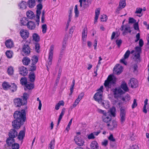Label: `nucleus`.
Listing matches in <instances>:
<instances>
[{"label": "nucleus", "instance_id": "nucleus-1", "mask_svg": "<svg viewBox=\"0 0 149 149\" xmlns=\"http://www.w3.org/2000/svg\"><path fill=\"white\" fill-rule=\"evenodd\" d=\"M144 44L143 41L142 39L139 40V46H136L134 48V50L131 51V54H133V59L137 62H139L141 61L140 54L141 53V47Z\"/></svg>", "mask_w": 149, "mask_h": 149}, {"label": "nucleus", "instance_id": "nucleus-2", "mask_svg": "<svg viewBox=\"0 0 149 149\" xmlns=\"http://www.w3.org/2000/svg\"><path fill=\"white\" fill-rule=\"evenodd\" d=\"M29 95L26 93H24L22 96L23 100L17 98L14 100V103L15 106L17 107H19L22 105H24L27 104V100L28 98Z\"/></svg>", "mask_w": 149, "mask_h": 149}, {"label": "nucleus", "instance_id": "nucleus-3", "mask_svg": "<svg viewBox=\"0 0 149 149\" xmlns=\"http://www.w3.org/2000/svg\"><path fill=\"white\" fill-rule=\"evenodd\" d=\"M116 80V78L114 76L109 75L105 81L104 85L105 87L111 88L115 85Z\"/></svg>", "mask_w": 149, "mask_h": 149}, {"label": "nucleus", "instance_id": "nucleus-4", "mask_svg": "<svg viewBox=\"0 0 149 149\" xmlns=\"http://www.w3.org/2000/svg\"><path fill=\"white\" fill-rule=\"evenodd\" d=\"M13 116L15 120L24 123L25 119V110H22L21 111H16L14 113Z\"/></svg>", "mask_w": 149, "mask_h": 149}, {"label": "nucleus", "instance_id": "nucleus-5", "mask_svg": "<svg viewBox=\"0 0 149 149\" xmlns=\"http://www.w3.org/2000/svg\"><path fill=\"white\" fill-rule=\"evenodd\" d=\"M30 43L26 41L22 46V51L26 55H29L31 49L29 47Z\"/></svg>", "mask_w": 149, "mask_h": 149}, {"label": "nucleus", "instance_id": "nucleus-6", "mask_svg": "<svg viewBox=\"0 0 149 149\" xmlns=\"http://www.w3.org/2000/svg\"><path fill=\"white\" fill-rule=\"evenodd\" d=\"M54 49V46L52 45L50 48L49 56L48 61V64L49 66H50L52 63L53 54V50Z\"/></svg>", "mask_w": 149, "mask_h": 149}, {"label": "nucleus", "instance_id": "nucleus-7", "mask_svg": "<svg viewBox=\"0 0 149 149\" xmlns=\"http://www.w3.org/2000/svg\"><path fill=\"white\" fill-rule=\"evenodd\" d=\"M126 111L125 109L122 107L120 109V121L121 124H123L125 122L126 119Z\"/></svg>", "mask_w": 149, "mask_h": 149}, {"label": "nucleus", "instance_id": "nucleus-8", "mask_svg": "<svg viewBox=\"0 0 149 149\" xmlns=\"http://www.w3.org/2000/svg\"><path fill=\"white\" fill-rule=\"evenodd\" d=\"M128 84L132 88H135L138 86V81L134 78H131L129 81Z\"/></svg>", "mask_w": 149, "mask_h": 149}, {"label": "nucleus", "instance_id": "nucleus-9", "mask_svg": "<svg viewBox=\"0 0 149 149\" xmlns=\"http://www.w3.org/2000/svg\"><path fill=\"white\" fill-rule=\"evenodd\" d=\"M114 97L118 98L121 95L123 94L124 92L120 88H115L113 90Z\"/></svg>", "mask_w": 149, "mask_h": 149}, {"label": "nucleus", "instance_id": "nucleus-10", "mask_svg": "<svg viewBox=\"0 0 149 149\" xmlns=\"http://www.w3.org/2000/svg\"><path fill=\"white\" fill-rule=\"evenodd\" d=\"M74 140L76 144L78 146H83L84 143V140L82 139L81 137L77 136L74 138Z\"/></svg>", "mask_w": 149, "mask_h": 149}, {"label": "nucleus", "instance_id": "nucleus-11", "mask_svg": "<svg viewBox=\"0 0 149 149\" xmlns=\"http://www.w3.org/2000/svg\"><path fill=\"white\" fill-rule=\"evenodd\" d=\"M102 93L100 92H98L95 93L94 96V98L95 100L97 101L99 103H101L102 101Z\"/></svg>", "mask_w": 149, "mask_h": 149}, {"label": "nucleus", "instance_id": "nucleus-12", "mask_svg": "<svg viewBox=\"0 0 149 149\" xmlns=\"http://www.w3.org/2000/svg\"><path fill=\"white\" fill-rule=\"evenodd\" d=\"M20 34L22 38L23 39H26L29 38V33L28 31L25 29H21L20 31Z\"/></svg>", "mask_w": 149, "mask_h": 149}, {"label": "nucleus", "instance_id": "nucleus-13", "mask_svg": "<svg viewBox=\"0 0 149 149\" xmlns=\"http://www.w3.org/2000/svg\"><path fill=\"white\" fill-rule=\"evenodd\" d=\"M120 29L122 31H123V34L124 35H126L128 32L130 33L131 32L130 27L127 25H122Z\"/></svg>", "mask_w": 149, "mask_h": 149}, {"label": "nucleus", "instance_id": "nucleus-14", "mask_svg": "<svg viewBox=\"0 0 149 149\" xmlns=\"http://www.w3.org/2000/svg\"><path fill=\"white\" fill-rule=\"evenodd\" d=\"M130 53L131 54V52H130L129 50H127L124 55V58L120 59V62L126 65H127V62H125V59L129 57Z\"/></svg>", "mask_w": 149, "mask_h": 149}, {"label": "nucleus", "instance_id": "nucleus-15", "mask_svg": "<svg viewBox=\"0 0 149 149\" xmlns=\"http://www.w3.org/2000/svg\"><path fill=\"white\" fill-rule=\"evenodd\" d=\"M123 68L119 64H117L114 68V71L115 74L119 75L122 72Z\"/></svg>", "mask_w": 149, "mask_h": 149}, {"label": "nucleus", "instance_id": "nucleus-16", "mask_svg": "<svg viewBox=\"0 0 149 149\" xmlns=\"http://www.w3.org/2000/svg\"><path fill=\"white\" fill-rule=\"evenodd\" d=\"M37 9L36 11V18L39 20L40 16L41 13V10L42 9V6L41 3L38 4L37 6Z\"/></svg>", "mask_w": 149, "mask_h": 149}, {"label": "nucleus", "instance_id": "nucleus-17", "mask_svg": "<svg viewBox=\"0 0 149 149\" xmlns=\"http://www.w3.org/2000/svg\"><path fill=\"white\" fill-rule=\"evenodd\" d=\"M23 123L17 120H15L12 122V126L14 128L18 129L20 128L21 124H23Z\"/></svg>", "mask_w": 149, "mask_h": 149}, {"label": "nucleus", "instance_id": "nucleus-18", "mask_svg": "<svg viewBox=\"0 0 149 149\" xmlns=\"http://www.w3.org/2000/svg\"><path fill=\"white\" fill-rule=\"evenodd\" d=\"M108 128L110 130H112L114 128L116 127L117 126V122L115 120H113L109 123L107 124Z\"/></svg>", "mask_w": 149, "mask_h": 149}, {"label": "nucleus", "instance_id": "nucleus-19", "mask_svg": "<svg viewBox=\"0 0 149 149\" xmlns=\"http://www.w3.org/2000/svg\"><path fill=\"white\" fill-rule=\"evenodd\" d=\"M102 118L104 122L107 123L111 121V116L110 115H108L107 113L106 114L103 116Z\"/></svg>", "mask_w": 149, "mask_h": 149}, {"label": "nucleus", "instance_id": "nucleus-20", "mask_svg": "<svg viewBox=\"0 0 149 149\" xmlns=\"http://www.w3.org/2000/svg\"><path fill=\"white\" fill-rule=\"evenodd\" d=\"M126 5L125 0H121L119 2L118 7L117 9V10L119 11L124 8Z\"/></svg>", "mask_w": 149, "mask_h": 149}, {"label": "nucleus", "instance_id": "nucleus-21", "mask_svg": "<svg viewBox=\"0 0 149 149\" xmlns=\"http://www.w3.org/2000/svg\"><path fill=\"white\" fill-rule=\"evenodd\" d=\"M19 73L22 75L25 76L28 73L27 69L24 66H22L19 68Z\"/></svg>", "mask_w": 149, "mask_h": 149}, {"label": "nucleus", "instance_id": "nucleus-22", "mask_svg": "<svg viewBox=\"0 0 149 149\" xmlns=\"http://www.w3.org/2000/svg\"><path fill=\"white\" fill-rule=\"evenodd\" d=\"M17 132L15 129L11 130L9 134V137L13 138L15 137L17 135Z\"/></svg>", "mask_w": 149, "mask_h": 149}, {"label": "nucleus", "instance_id": "nucleus-23", "mask_svg": "<svg viewBox=\"0 0 149 149\" xmlns=\"http://www.w3.org/2000/svg\"><path fill=\"white\" fill-rule=\"evenodd\" d=\"M87 34V28H84L82 32V38L83 41L85 42L86 40V38Z\"/></svg>", "mask_w": 149, "mask_h": 149}, {"label": "nucleus", "instance_id": "nucleus-24", "mask_svg": "<svg viewBox=\"0 0 149 149\" xmlns=\"http://www.w3.org/2000/svg\"><path fill=\"white\" fill-rule=\"evenodd\" d=\"M26 26L27 28L30 30H33L36 27L35 23L32 21H29L28 22Z\"/></svg>", "mask_w": 149, "mask_h": 149}, {"label": "nucleus", "instance_id": "nucleus-25", "mask_svg": "<svg viewBox=\"0 0 149 149\" xmlns=\"http://www.w3.org/2000/svg\"><path fill=\"white\" fill-rule=\"evenodd\" d=\"M5 45L7 47L10 48L13 46V43L11 40H8L6 41Z\"/></svg>", "mask_w": 149, "mask_h": 149}, {"label": "nucleus", "instance_id": "nucleus-26", "mask_svg": "<svg viewBox=\"0 0 149 149\" xmlns=\"http://www.w3.org/2000/svg\"><path fill=\"white\" fill-rule=\"evenodd\" d=\"M121 88L125 92H127L129 91V89L127 86V84L124 81L122 82L121 85Z\"/></svg>", "mask_w": 149, "mask_h": 149}, {"label": "nucleus", "instance_id": "nucleus-27", "mask_svg": "<svg viewBox=\"0 0 149 149\" xmlns=\"http://www.w3.org/2000/svg\"><path fill=\"white\" fill-rule=\"evenodd\" d=\"M29 80L31 82H33L35 80V75L34 72L33 71L31 72L29 74Z\"/></svg>", "mask_w": 149, "mask_h": 149}, {"label": "nucleus", "instance_id": "nucleus-28", "mask_svg": "<svg viewBox=\"0 0 149 149\" xmlns=\"http://www.w3.org/2000/svg\"><path fill=\"white\" fill-rule=\"evenodd\" d=\"M26 15L30 19H32L35 17L33 12L31 10H29L26 12Z\"/></svg>", "mask_w": 149, "mask_h": 149}, {"label": "nucleus", "instance_id": "nucleus-29", "mask_svg": "<svg viewBox=\"0 0 149 149\" xmlns=\"http://www.w3.org/2000/svg\"><path fill=\"white\" fill-rule=\"evenodd\" d=\"M91 149H98V145L96 141H93L91 144Z\"/></svg>", "mask_w": 149, "mask_h": 149}, {"label": "nucleus", "instance_id": "nucleus-30", "mask_svg": "<svg viewBox=\"0 0 149 149\" xmlns=\"http://www.w3.org/2000/svg\"><path fill=\"white\" fill-rule=\"evenodd\" d=\"M22 61L24 65H28L30 63L31 60L28 57H24L23 58Z\"/></svg>", "mask_w": 149, "mask_h": 149}, {"label": "nucleus", "instance_id": "nucleus-31", "mask_svg": "<svg viewBox=\"0 0 149 149\" xmlns=\"http://www.w3.org/2000/svg\"><path fill=\"white\" fill-rule=\"evenodd\" d=\"M6 143L9 146H10L13 144L15 142L14 138L9 137L6 140Z\"/></svg>", "mask_w": 149, "mask_h": 149}, {"label": "nucleus", "instance_id": "nucleus-32", "mask_svg": "<svg viewBox=\"0 0 149 149\" xmlns=\"http://www.w3.org/2000/svg\"><path fill=\"white\" fill-rule=\"evenodd\" d=\"M100 9L99 8L96 9L95 10V17L94 20V23L97 22L99 15L100 13Z\"/></svg>", "mask_w": 149, "mask_h": 149}, {"label": "nucleus", "instance_id": "nucleus-33", "mask_svg": "<svg viewBox=\"0 0 149 149\" xmlns=\"http://www.w3.org/2000/svg\"><path fill=\"white\" fill-rule=\"evenodd\" d=\"M27 18L26 17L22 18L20 20L21 24L23 25H27L28 22Z\"/></svg>", "mask_w": 149, "mask_h": 149}, {"label": "nucleus", "instance_id": "nucleus-34", "mask_svg": "<svg viewBox=\"0 0 149 149\" xmlns=\"http://www.w3.org/2000/svg\"><path fill=\"white\" fill-rule=\"evenodd\" d=\"M25 134V132L24 131H21L18 136V139L19 140H22L24 137Z\"/></svg>", "mask_w": 149, "mask_h": 149}, {"label": "nucleus", "instance_id": "nucleus-35", "mask_svg": "<svg viewBox=\"0 0 149 149\" xmlns=\"http://www.w3.org/2000/svg\"><path fill=\"white\" fill-rule=\"evenodd\" d=\"M28 4L29 8H33L36 5L35 1V0H29L28 1Z\"/></svg>", "mask_w": 149, "mask_h": 149}, {"label": "nucleus", "instance_id": "nucleus-36", "mask_svg": "<svg viewBox=\"0 0 149 149\" xmlns=\"http://www.w3.org/2000/svg\"><path fill=\"white\" fill-rule=\"evenodd\" d=\"M64 105V102L63 100H61L56 104L55 107V109L56 110H58L59 109L61 106H63Z\"/></svg>", "mask_w": 149, "mask_h": 149}, {"label": "nucleus", "instance_id": "nucleus-37", "mask_svg": "<svg viewBox=\"0 0 149 149\" xmlns=\"http://www.w3.org/2000/svg\"><path fill=\"white\" fill-rule=\"evenodd\" d=\"M26 3L24 1H22L19 4L20 8L22 9H25L26 7Z\"/></svg>", "mask_w": 149, "mask_h": 149}, {"label": "nucleus", "instance_id": "nucleus-38", "mask_svg": "<svg viewBox=\"0 0 149 149\" xmlns=\"http://www.w3.org/2000/svg\"><path fill=\"white\" fill-rule=\"evenodd\" d=\"M55 145V140H52L49 145L48 149H54Z\"/></svg>", "mask_w": 149, "mask_h": 149}, {"label": "nucleus", "instance_id": "nucleus-39", "mask_svg": "<svg viewBox=\"0 0 149 149\" xmlns=\"http://www.w3.org/2000/svg\"><path fill=\"white\" fill-rule=\"evenodd\" d=\"M10 85L8 83L4 82L2 84V86L4 90H8L10 88Z\"/></svg>", "mask_w": 149, "mask_h": 149}, {"label": "nucleus", "instance_id": "nucleus-40", "mask_svg": "<svg viewBox=\"0 0 149 149\" xmlns=\"http://www.w3.org/2000/svg\"><path fill=\"white\" fill-rule=\"evenodd\" d=\"M10 89L13 92L17 90V86L14 83L11 84L10 87Z\"/></svg>", "mask_w": 149, "mask_h": 149}, {"label": "nucleus", "instance_id": "nucleus-41", "mask_svg": "<svg viewBox=\"0 0 149 149\" xmlns=\"http://www.w3.org/2000/svg\"><path fill=\"white\" fill-rule=\"evenodd\" d=\"M33 39L36 42H38L39 40V37L36 33H34L32 36Z\"/></svg>", "mask_w": 149, "mask_h": 149}, {"label": "nucleus", "instance_id": "nucleus-42", "mask_svg": "<svg viewBox=\"0 0 149 149\" xmlns=\"http://www.w3.org/2000/svg\"><path fill=\"white\" fill-rule=\"evenodd\" d=\"M102 105L106 109H107L109 108V102L108 101H105V102H103L102 101L101 103Z\"/></svg>", "mask_w": 149, "mask_h": 149}, {"label": "nucleus", "instance_id": "nucleus-43", "mask_svg": "<svg viewBox=\"0 0 149 149\" xmlns=\"http://www.w3.org/2000/svg\"><path fill=\"white\" fill-rule=\"evenodd\" d=\"M116 109L115 107H113L110 109L109 112L114 117L116 115Z\"/></svg>", "mask_w": 149, "mask_h": 149}, {"label": "nucleus", "instance_id": "nucleus-44", "mask_svg": "<svg viewBox=\"0 0 149 149\" xmlns=\"http://www.w3.org/2000/svg\"><path fill=\"white\" fill-rule=\"evenodd\" d=\"M148 100L147 99H146L144 101V105L143 106V112L146 113H147V110L146 109V106L147 104H148Z\"/></svg>", "mask_w": 149, "mask_h": 149}, {"label": "nucleus", "instance_id": "nucleus-45", "mask_svg": "<svg viewBox=\"0 0 149 149\" xmlns=\"http://www.w3.org/2000/svg\"><path fill=\"white\" fill-rule=\"evenodd\" d=\"M6 54L8 58H10L12 57L13 52L10 51H7L6 52Z\"/></svg>", "mask_w": 149, "mask_h": 149}, {"label": "nucleus", "instance_id": "nucleus-46", "mask_svg": "<svg viewBox=\"0 0 149 149\" xmlns=\"http://www.w3.org/2000/svg\"><path fill=\"white\" fill-rule=\"evenodd\" d=\"M11 148L12 149H19V145L17 143H14L12 145Z\"/></svg>", "mask_w": 149, "mask_h": 149}, {"label": "nucleus", "instance_id": "nucleus-47", "mask_svg": "<svg viewBox=\"0 0 149 149\" xmlns=\"http://www.w3.org/2000/svg\"><path fill=\"white\" fill-rule=\"evenodd\" d=\"M25 86L28 89L30 90L33 88L34 85L32 84H27L25 85Z\"/></svg>", "mask_w": 149, "mask_h": 149}, {"label": "nucleus", "instance_id": "nucleus-48", "mask_svg": "<svg viewBox=\"0 0 149 149\" xmlns=\"http://www.w3.org/2000/svg\"><path fill=\"white\" fill-rule=\"evenodd\" d=\"M34 45L35 48L36 52L38 53H39L40 52V50H39L40 48L39 44L37 42H36L35 43Z\"/></svg>", "mask_w": 149, "mask_h": 149}, {"label": "nucleus", "instance_id": "nucleus-49", "mask_svg": "<svg viewBox=\"0 0 149 149\" xmlns=\"http://www.w3.org/2000/svg\"><path fill=\"white\" fill-rule=\"evenodd\" d=\"M7 72L9 75H12L13 73V68L12 67L9 68L8 69Z\"/></svg>", "mask_w": 149, "mask_h": 149}, {"label": "nucleus", "instance_id": "nucleus-50", "mask_svg": "<svg viewBox=\"0 0 149 149\" xmlns=\"http://www.w3.org/2000/svg\"><path fill=\"white\" fill-rule=\"evenodd\" d=\"M74 10L75 13V16L76 17H77L79 15V12L78 10L77 5H76L75 6Z\"/></svg>", "mask_w": 149, "mask_h": 149}, {"label": "nucleus", "instance_id": "nucleus-51", "mask_svg": "<svg viewBox=\"0 0 149 149\" xmlns=\"http://www.w3.org/2000/svg\"><path fill=\"white\" fill-rule=\"evenodd\" d=\"M27 80L26 78L25 77H22L20 80V82L22 84H24L25 85L27 84Z\"/></svg>", "mask_w": 149, "mask_h": 149}, {"label": "nucleus", "instance_id": "nucleus-52", "mask_svg": "<svg viewBox=\"0 0 149 149\" xmlns=\"http://www.w3.org/2000/svg\"><path fill=\"white\" fill-rule=\"evenodd\" d=\"M42 32L43 33H45L46 32L47 29V26L46 24H43L42 26Z\"/></svg>", "mask_w": 149, "mask_h": 149}, {"label": "nucleus", "instance_id": "nucleus-53", "mask_svg": "<svg viewBox=\"0 0 149 149\" xmlns=\"http://www.w3.org/2000/svg\"><path fill=\"white\" fill-rule=\"evenodd\" d=\"M32 60L33 61V63L36 64L38 62V58L37 56H34L33 57Z\"/></svg>", "mask_w": 149, "mask_h": 149}, {"label": "nucleus", "instance_id": "nucleus-54", "mask_svg": "<svg viewBox=\"0 0 149 149\" xmlns=\"http://www.w3.org/2000/svg\"><path fill=\"white\" fill-rule=\"evenodd\" d=\"M130 99V97L129 95H127L124 97H123L122 100L124 101L127 102L129 101Z\"/></svg>", "mask_w": 149, "mask_h": 149}, {"label": "nucleus", "instance_id": "nucleus-55", "mask_svg": "<svg viewBox=\"0 0 149 149\" xmlns=\"http://www.w3.org/2000/svg\"><path fill=\"white\" fill-rule=\"evenodd\" d=\"M89 1V0H85V2H83V5L85 7H86L88 6L89 4H90L91 2L90 1Z\"/></svg>", "mask_w": 149, "mask_h": 149}, {"label": "nucleus", "instance_id": "nucleus-56", "mask_svg": "<svg viewBox=\"0 0 149 149\" xmlns=\"http://www.w3.org/2000/svg\"><path fill=\"white\" fill-rule=\"evenodd\" d=\"M97 111L99 113L101 114H102L103 115L106 114L107 113L106 111L104 110L98 108L97 110Z\"/></svg>", "mask_w": 149, "mask_h": 149}, {"label": "nucleus", "instance_id": "nucleus-57", "mask_svg": "<svg viewBox=\"0 0 149 149\" xmlns=\"http://www.w3.org/2000/svg\"><path fill=\"white\" fill-rule=\"evenodd\" d=\"M66 42H67V40L66 39H65L64 40L63 42V45H62V49L63 50H65L66 46Z\"/></svg>", "mask_w": 149, "mask_h": 149}, {"label": "nucleus", "instance_id": "nucleus-58", "mask_svg": "<svg viewBox=\"0 0 149 149\" xmlns=\"http://www.w3.org/2000/svg\"><path fill=\"white\" fill-rule=\"evenodd\" d=\"M35 64L33 63L30 66L29 70L31 71L35 70H36V67L35 65Z\"/></svg>", "mask_w": 149, "mask_h": 149}, {"label": "nucleus", "instance_id": "nucleus-59", "mask_svg": "<svg viewBox=\"0 0 149 149\" xmlns=\"http://www.w3.org/2000/svg\"><path fill=\"white\" fill-rule=\"evenodd\" d=\"M100 18L102 21H105L107 19V16L106 15H103L101 16Z\"/></svg>", "mask_w": 149, "mask_h": 149}, {"label": "nucleus", "instance_id": "nucleus-60", "mask_svg": "<svg viewBox=\"0 0 149 149\" xmlns=\"http://www.w3.org/2000/svg\"><path fill=\"white\" fill-rule=\"evenodd\" d=\"M108 139L111 141L114 142L115 141V139L113 138L112 134H111L108 137Z\"/></svg>", "mask_w": 149, "mask_h": 149}, {"label": "nucleus", "instance_id": "nucleus-61", "mask_svg": "<svg viewBox=\"0 0 149 149\" xmlns=\"http://www.w3.org/2000/svg\"><path fill=\"white\" fill-rule=\"evenodd\" d=\"M116 44L118 45V47H120L121 44L122 43V40H116Z\"/></svg>", "mask_w": 149, "mask_h": 149}, {"label": "nucleus", "instance_id": "nucleus-62", "mask_svg": "<svg viewBox=\"0 0 149 149\" xmlns=\"http://www.w3.org/2000/svg\"><path fill=\"white\" fill-rule=\"evenodd\" d=\"M88 139H93L95 138V136H94L93 133H91L88 135Z\"/></svg>", "mask_w": 149, "mask_h": 149}, {"label": "nucleus", "instance_id": "nucleus-63", "mask_svg": "<svg viewBox=\"0 0 149 149\" xmlns=\"http://www.w3.org/2000/svg\"><path fill=\"white\" fill-rule=\"evenodd\" d=\"M137 106V103L136 101V100L134 99L133 101V104L132 105V109H134Z\"/></svg>", "mask_w": 149, "mask_h": 149}, {"label": "nucleus", "instance_id": "nucleus-64", "mask_svg": "<svg viewBox=\"0 0 149 149\" xmlns=\"http://www.w3.org/2000/svg\"><path fill=\"white\" fill-rule=\"evenodd\" d=\"M136 20L133 18L130 17L129 20V22L130 23H135Z\"/></svg>", "mask_w": 149, "mask_h": 149}]
</instances>
